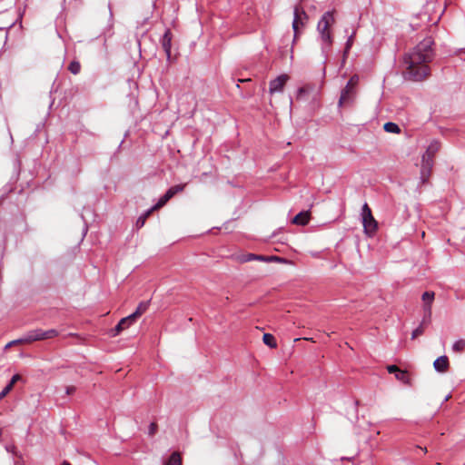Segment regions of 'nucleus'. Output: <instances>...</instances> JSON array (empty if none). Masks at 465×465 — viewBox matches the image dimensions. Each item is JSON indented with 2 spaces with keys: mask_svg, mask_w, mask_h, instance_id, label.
I'll return each mask as SVG.
<instances>
[{
  "mask_svg": "<svg viewBox=\"0 0 465 465\" xmlns=\"http://www.w3.org/2000/svg\"><path fill=\"white\" fill-rule=\"evenodd\" d=\"M165 465H182V458L180 453L177 451L173 452Z\"/></svg>",
  "mask_w": 465,
  "mask_h": 465,
  "instance_id": "obj_17",
  "label": "nucleus"
},
{
  "mask_svg": "<svg viewBox=\"0 0 465 465\" xmlns=\"http://www.w3.org/2000/svg\"><path fill=\"white\" fill-rule=\"evenodd\" d=\"M395 378L404 384H411V378L407 371L400 370L399 371H397Z\"/></svg>",
  "mask_w": 465,
  "mask_h": 465,
  "instance_id": "obj_16",
  "label": "nucleus"
},
{
  "mask_svg": "<svg viewBox=\"0 0 465 465\" xmlns=\"http://www.w3.org/2000/svg\"><path fill=\"white\" fill-rule=\"evenodd\" d=\"M171 198V193H168L167 192L159 199L158 203L152 207V210H157L161 207H163Z\"/></svg>",
  "mask_w": 465,
  "mask_h": 465,
  "instance_id": "obj_20",
  "label": "nucleus"
},
{
  "mask_svg": "<svg viewBox=\"0 0 465 465\" xmlns=\"http://www.w3.org/2000/svg\"><path fill=\"white\" fill-rule=\"evenodd\" d=\"M354 35H355V31L352 32V34L348 37L347 39V42H346V45H345V49H344V53H343V56L346 57L350 49L351 48L352 45H353V42H354Z\"/></svg>",
  "mask_w": 465,
  "mask_h": 465,
  "instance_id": "obj_23",
  "label": "nucleus"
},
{
  "mask_svg": "<svg viewBox=\"0 0 465 465\" xmlns=\"http://www.w3.org/2000/svg\"><path fill=\"white\" fill-rule=\"evenodd\" d=\"M24 340H25V336L20 339L14 340V341H10L9 343H7L6 347H10L12 345H16V344H20V343H29L27 341H24Z\"/></svg>",
  "mask_w": 465,
  "mask_h": 465,
  "instance_id": "obj_28",
  "label": "nucleus"
},
{
  "mask_svg": "<svg viewBox=\"0 0 465 465\" xmlns=\"http://www.w3.org/2000/svg\"><path fill=\"white\" fill-rule=\"evenodd\" d=\"M12 390V388L8 385L5 387V389L0 392V399L5 397V395Z\"/></svg>",
  "mask_w": 465,
  "mask_h": 465,
  "instance_id": "obj_33",
  "label": "nucleus"
},
{
  "mask_svg": "<svg viewBox=\"0 0 465 465\" xmlns=\"http://www.w3.org/2000/svg\"><path fill=\"white\" fill-rule=\"evenodd\" d=\"M422 333H423V329H422V327H420H420L416 328V329L412 331V333H411V338H412V339H415L416 337H418V336L421 335Z\"/></svg>",
  "mask_w": 465,
  "mask_h": 465,
  "instance_id": "obj_29",
  "label": "nucleus"
},
{
  "mask_svg": "<svg viewBox=\"0 0 465 465\" xmlns=\"http://www.w3.org/2000/svg\"><path fill=\"white\" fill-rule=\"evenodd\" d=\"M452 350L455 352H461L465 350V340L460 339L456 341L452 345Z\"/></svg>",
  "mask_w": 465,
  "mask_h": 465,
  "instance_id": "obj_22",
  "label": "nucleus"
},
{
  "mask_svg": "<svg viewBox=\"0 0 465 465\" xmlns=\"http://www.w3.org/2000/svg\"><path fill=\"white\" fill-rule=\"evenodd\" d=\"M310 221V213L309 212H301L297 215H295L292 221V223L298 225H306Z\"/></svg>",
  "mask_w": 465,
  "mask_h": 465,
  "instance_id": "obj_13",
  "label": "nucleus"
},
{
  "mask_svg": "<svg viewBox=\"0 0 465 465\" xmlns=\"http://www.w3.org/2000/svg\"><path fill=\"white\" fill-rule=\"evenodd\" d=\"M68 70L74 74H77L81 70L80 63L77 61H72L68 66Z\"/></svg>",
  "mask_w": 465,
  "mask_h": 465,
  "instance_id": "obj_24",
  "label": "nucleus"
},
{
  "mask_svg": "<svg viewBox=\"0 0 465 465\" xmlns=\"http://www.w3.org/2000/svg\"><path fill=\"white\" fill-rule=\"evenodd\" d=\"M153 210H152V208L150 210H148L143 215L140 216L138 219H137V222H136V225L137 227H142L143 226L147 217L150 215V213L153 212Z\"/></svg>",
  "mask_w": 465,
  "mask_h": 465,
  "instance_id": "obj_26",
  "label": "nucleus"
},
{
  "mask_svg": "<svg viewBox=\"0 0 465 465\" xmlns=\"http://www.w3.org/2000/svg\"><path fill=\"white\" fill-rule=\"evenodd\" d=\"M157 430V424L154 422H152L149 426V434L153 435Z\"/></svg>",
  "mask_w": 465,
  "mask_h": 465,
  "instance_id": "obj_32",
  "label": "nucleus"
},
{
  "mask_svg": "<svg viewBox=\"0 0 465 465\" xmlns=\"http://www.w3.org/2000/svg\"><path fill=\"white\" fill-rule=\"evenodd\" d=\"M357 89L350 88L345 85V87L341 90V96L339 99V106H347L351 105L356 98Z\"/></svg>",
  "mask_w": 465,
  "mask_h": 465,
  "instance_id": "obj_7",
  "label": "nucleus"
},
{
  "mask_svg": "<svg viewBox=\"0 0 465 465\" xmlns=\"http://www.w3.org/2000/svg\"><path fill=\"white\" fill-rule=\"evenodd\" d=\"M433 367L438 372H445L449 368V360L447 356H440L433 362Z\"/></svg>",
  "mask_w": 465,
  "mask_h": 465,
  "instance_id": "obj_12",
  "label": "nucleus"
},
{
  "mask_svg": "<svg viewBox=\"0 0 465 465\" xmlns=\"http://www.w3.org/2000/svg\"><path fill=\"white\" fill-rule=\"evenodd\" d=\"M359 83V76L357 74L352 75L347 83V86L352 89H356Z\"/></svg>",
  "mask_w": 465,
  "mask_h": 465,
  "instance_id": "obj_27",
  "label": "nucleus"
},
{
  "mask_svg": "<svg viewBox=\"0 0 465 465\" xmlns=\"http://www.w3.org/2000/svg\"><path fill=\"white\" fill-rule=\"evenodd\" d=\"M148 307H149V302H142L137 306L135 312L134 313L130 314V316L135 322V320L138 317H140L143 313H144L147 311Z\"/></svg>",
  "mask_w": 465,
  "mask_h": 465,
  "instance_id": "obj_15",
  "label": "nucleus"
},
{
  "mask_svg": "<svg viewBox=\"0 0 465 465\" xmlns=\"http://www.w3.org/2000/svg\"><path fill=\"white\" fill-rule=\"evenodd\" d=\"M59 335V331L55 329H49V330H42V329H35L29 331L25 335V340L27 341L29 343L38 341H45V340H50L57 337Z\"/></svg>",
  "mask_w": 465,
  "mask_h": 465,
  "instance_id": "obj_4",
  "label": "nucleus"
},
{
  "mask_svg": "<svg viewBox=\"0 0 465 465\" xmlns=\"http://www.w3.org/2000/svg\"><path fill=\"white\" fill-rule=\"evenodd\" d=\"M262 341L270 348H276V346H277L275 338L271 333H264L263 337H262Z\"/></svg>",
  "mask_w": 465,
  "mask_h": 465,
  "instance_id": "obj_18",
  "label": "nucleus"
},
{
  "mask_svg": "<svg viewBox=\"0 0 465 465\" xmlns=\"http://www.w3.org/2000/svg\"><path fill=\"white\" fill-rule=\"evenodd\" d=\"M185 187V184H177L174 186H172L167 190V193H171V196L173 197L176 193L183 192Z\"/></svg>",
  "mask_w": 465,
  "mask_h": 465,
  "instance_id": "obj_25",
  "label": "nucleus"
},
{
  "mask_svg": "<svg viewBox=\"0 0 465 465\" xmlns=\"http://www.w3.org/2000/svg\"><path fill=\"white\" fill-rule=\"evenodd\" d=\"M62 465H71V464H70L68 461H65V460H64V461L62 463Z\"/></svg>",
  "mask_w": 465,
  "mask_h": 465,
  "instance_id": "obj_35",
  "label": "nucleus"
},
{
  "mask_svg": "<svg viewBox=\"0 0 465 465\" xmlns=\"http://www.w3.org/2000/svg\"><path fill=\"white\" fill-rule=\"evenodd\" d=\"M280 258L277 256H262L253 253L243 254L239 257V261L241 262H247L251 261H260V262H272V261H279Z\"/></svg>",
  "mask_w": 465,
  "mask_h": 465,
  "instance_id": "obj_9",
  "label": "nucleus"
},
{
  "mask_svg": "<svg viewBox=\"0 0 465 465\" xmlns=\"http://www.w3.org/2000/svg\"><path fill=\"white\" fill-rule=\"evenodd\" d=\"M361 216L364 232L369 235L373 234L377 230V222L373 218L367 203H364L362 206Z\"/></svg>",
  "mask_w": 465,
  "mask_h": 465,
  "instance_id": "obj_5",
  "label": "nucleus"
},
{
  "mask_svg": "<svg viewBox=\"0 0 465 465\" xmlns=\"http://www.w3.org/2000/svg\"><path fill=\"white\" fill-rule=\"evenodd\" d=\"M304 340L312 341V339L311 337L304 338Z\"/></svg>",
  "mask_w": 465,
  "mask_h": 465,
  "instance_id": "obj_36",
  "label": "nucleus"
},
{
  "mask_svg": "<svg viewBox=\"0 0 465 465\" xmlns=\"http://www.w3.org/2000/svg\"><path fill=\"white\" fill-rule=\"evenodd\" d=\"M387 371L390 373H394L396 375L397 371H399L400 369L396 365H389V366H387Z\"/></svg>",
  "mask_w": 465,
  "mask_h": 465,
  "instance_id": "obj_31",
  "label": "nucleus"
},
{
  "mask_svg": "<svg viewBox=\"0 0 465 465\" xmlns=\"http://www.w3.org/2000/svg\"><path fill=\"white\" fill-rule=\"evenodd\" d=\"M333 12L328 11L322 15L317 25V31L323 44L322 50L330 47L332 44V35L330 27L334 24Z\"/></svg>",
  "mask_w": 465,
  "mask_h": 465,
  "instance_id": "obj_3",
  "label": "nucleus"
},
{
  "mask_svg": "<svg viewBox=\"0 0 465 465\" xmlns=\"http://www.w3.org/2000/svg\"><path fill=\"white\" fill-rule=\"evenodd\" d=\"M440 148V143L437 140L430 143L425 153L421 156L420 181L425 183L429 181L431 170L434 164V157Z\"/></svg>",
  "mask_w": 465,
  "mask_h": 465,
  "instance_id": "obj_2",
  "label": "nucleus"
},
{
  "mask_svg": "<svg viewBox=\"0 0 465 465\" xmlns=\"http://www.w3.org/2000/svg\"><path fill=\"white\" fill-rule=\"evenodd\" d=\"M134 322V319L129 315L121 319V321L117 323V325L111 330L110 335L112 337L117 336L122 331L127 329Z\"/></svg>",
  "mask_w": 465,
  "mask_h": 465,
  "instance_id": "obj_11",
  "label": "nucleus"
},
{
  "mask_svg": "<svg viewBox=\"0 0 465 465\" xmlns=\"http://www.w3.org/2000/svg\"><path fill=\"white\" fill-rule=\"evenodd\" d=\"M435 293L433 292H425L422 294V301L424 302L423 305V312L424 318L430 319L431 316V305L434 301Z\"/></svg>",
  "mask_w": 465,
  "mask_h": 465,
  "instance_id": "obj_10",
  "label": "nucleus"
},
{
  "mask_svg": "<svg viewBox=\"0 0 465 465\" xmlns=\"http://www.w3.org/2000/svg\"><path fill=\"white\" fill-rule=\"evenodd\" d=\"M20 379H21V376H20L19 374H15V375H14V376L12 377V379H11L10 382H9L7 385H8V386H10V387L13 389V387H14L15 383L16 381H18Z\"/></svg>",
  "mask_w": 465,
  "mask_h": 465,
  "instance_id": "obj_30",
  "label": "nucleus"
},
{
  "mask_svg": "<svg viewBox=\"0 0 465 465\" xmlns=\"http://www.w3.org/2000/svg\"><path fill=\"white\" fill-rule=\"evenodd\" d=\"M433 44L431 37H426L410 54L405 55L406 74L411 79L421 81L430 74L429 64L434 56Z\"/></svg>",
  "mask_w": 465,
  "mask_h": 465,
  "instance_id": "obj_1",
  "label": "nucleus"
},
{
  "mask_svg": "<svg viewBox=\"0 0 465 465\" xmlns=\"http://www.w3.org/2000/svg\"><path fill=\"white\" fill-rule=\"evenodd\" d=\"M384 130L391 134H400L401 129L399 125L392 122H388L383 126Z\"/></svg>",
  "mask_w": 465,
  "mask_h": 465,
  "instance_id": "obj_19",
  "label": "nucleus"
},
{
  "mask_svg": "<svg viewBox=\"0 0 465 465\" xmlns=\"http://www.w3.org/2000/svg\"><path fill=\"white\" fill-rule=\"evenodd\" d=\"M75 391H76V388H75L74 386H72V385H71V386H67V387L65 388V393H66L67 395H72V394H74V393L75 392Z\"/></svg>",
  "mask_w": 465,
  "mask_h": 465,
  "instance_id": "obj_34",
  "label": "nucleus"
},
{
  "mask_svg": "<svg viewBox=\"0 0 465 465\" xmlns=\"http://www.w3.org/2000/svg\"><path fill=\"white\" fill-rule=\"evenodd\" d=\"M171 41H172L171 33L169 30H167L163 36L162 46H163L168 58L171 55Z\"/></svg>",
  "mask_w": 465,
  "mask_h": 465,
  "instance_id": "obj_14",
  "label": "nucleus"
},
{
  "mask_svg": "<svg viewBox=\"0 0 465 465\" xmlns=\"http://www.w3.org/2000/svg\"><path fill=\"white\" fill-rule=\"evenodd\" d=\"M313 90V87L312 85H306L300 87L297 91V98L302 99L308 93Z\"/></svg>",
  "mask_w": 465,
  "mask_h": 465,
  "instance_id": "obj_21",
  "label": "nucleus"
},
{
  "mask_svg": "<svg viewBox=\"0 0 465 465\" xmlns=\"http://www.w3.org/2000/svg\"><path fill=\"white\" fill-rule=\"evenodd\" d=\"M288 80L289 76L287 74H281L275 79L272 80L269 84L270 94H273L275 93L282 92Z\"/></svg>",
  "mask_w": 465,
  "mask_h": 465,
  "instance_id": "obj_8",
  "label": "nucleus"
},
{
  "mask_svg": "<svg viewBox=\"0 0 465 465\" xmlns=\"http://www.w3.org/2000/svg\"><path fill=\"white\" fill-rule=\"evenodd\" d=\"M308 20V15L301 6H295L293 12L292 29L294 31V36L298 35L300 27H303Z\"/></svg>",
  "mask_w": 465,
  "mask_h": 465,
  "instance_id": "obj_6",
  "label": "nucleus"
}]
</instances>
